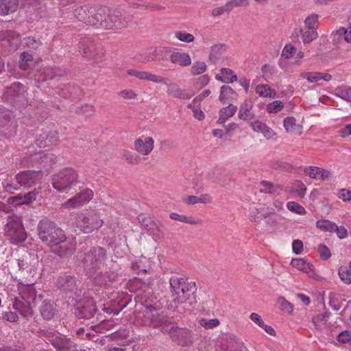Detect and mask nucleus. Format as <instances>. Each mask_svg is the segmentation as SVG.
<instances>
[{
	"instance_id": "obj_1",
	"label": "nucleus",
	"mask_w": 351,
	"mask_h": 351,
	"mask_svg": "<svg viewBox=\"0 0 351 351\" xmlns=\"http://www.w3.org/2000/svg\"><path fill=\"white\" fill-rule=\"evenodd\" d=\"M169 283L173 302L178 304H184L185 306L182 308L184 311L197 303V288L194 282H189L182 277L172 276Z\"/></svg>"
},
{
	"instance_id": "obj_2",
	"label": "nucleus",
	"mask_w": 351,
	"mask_h": 351,
	"mask_svg": "<svg viewBox=\"0 0 351 351\" xmlns=\"http://www.w3.org/2000/svg\"><path fill=\"white\" fill-rule=\"evenodd\" d=\"M20 298H15L13 308L26 318L31 317L34 314V308L43 299L42 295L37 296L34 284L22 285L19 288Z\"/></svg>"
},
{
	"instance_id": "obj_3",
	"label": "nucleus",
	"mask_w": 351,
	"mask_h": 351,
	"mask_svg": "<svg viewBox=\"0 0 351 351\" xmlns=\"http://www.w3.org/2000/svg\"><path fill=\"white\" fill-rule=\"evenodd\" d=\"M79 258L88 276L93 275L97 270L102 269L106 266L107 252L104 247L97 246L84 252Z\"/></svg>"
},
{
	"instance_id": "obj_4",
	"label": "nucleus",
	"mask_w": 351,
	"mask_h": 351,
	"mask_svg": "<svg viewBox=\"0 0 351 351\" xmlns=\"http://www.w3.org/2000/svg\"><path fill=\"white\" fill-rule=\"evenodd\" d=\"M37 234L41 241L49 246L66 241L64 231L54 222L48 219L40 221L37 226Z\"/></svg>"
},
{
	"instance_id": "obj_5",
	"label": "nucleus",
	"mask_w": 351,
	"mask_h": 351,
	"mask_svg": "<svg viewBox=\"0 0 351 351\" xmlns=\"http://www.w3.org/2000/svg\"><path fill=\"white\" fill-rule=\"evenodd\" d=\"M78 175L72 168H65L51 176L53 187L60 193H67L77 183Z\"/></svg>"
},
{
	"instance_id": "obj_6",
	"label": "nucleus",
	"mask_w": 351,
	"mask_h": 351,
	"mask_svg": "<svg viewBox=\"0 0 351 351\" xmlns=\"http://www.w3.org/2000/svg\"><path fill=\"white\" fill-rule=\"evenodd\" d=\"M79 51L88 60L98 63L104 60V48L95 43L90 38H82L79 42Z\"/></svg>"
},
{
	"instance_id": "obj_7",
	"label": "nucleus",
	"mask_w": 351,
	"mask_h": 351,
	"mask_svg": "<svg viewBox=\"0 0 351 351\" xmlns=\"http://www.w3.org/2000/svg\"><path fill=\"white\" fill-rule=\"evenodd\" d=\"M75 224L76 227L84 233H90L102 226L103 220L100 219L97 213L88 211L77 214Z\"/></svg>"
},
{
	"instance_id": "obj_8",
	"label": "nucleus",
	"mask_w": 351,
	"mask_h": 351,
	"mask_svg": "<svg viewBox=\"0 0 351 351\" xmlns=\"http://www.w3.org/2000/svg\"><path fill=\"white\" fill-rule=\"evenodd\" d=\"M45 340L57 351H77V345L71 339L53 331H44Z\"/></svg>"
},
{
	"instance_id": "obj_9",
	"label": "nucleus",
	"mask_w": 351,
	"mask_h": 351,
	"mask_svg": "<svg viewBox=\"0 0 351 351\" xmlns=\"http://www.w3.org/2000/svg\"><path fill=\"white\" fill-rule=\"evenodd\" d=\"M6 236L14 244L25 241L27 234L22 224L21 219L17 217L10 218L5 228Z\"/></svg>"
},
{
	"instance_id": "obj_10",
	"label": "nucleus",
	"mask_w": 351,
	"mask_h": 351,
	"mask_svg": "<svg viewBox=\"0 0 351 351\" xmlns=\"http://www.w3.org/2000/svg\"><path fill=\"white\" fill-rule=\"evenodd\" d=\"M20 43V36L14 30L7 29L0 32L1 53L6 55L15 51Z\"/></svg>"
},
{
	"instance_id": "obj_11",
	"label": "nucleus",
	"mask_w": 351,
	"mask_h": 351,
	"mask_svg": "<svg viewBox=\"0 0 351 351\" xmlns=\"http://www.w3.org/2000/svg\"><path fill=\"white\" fill-rule=\"evenodd\" d=\"M16 132V125L11 110L0 106V137L9 138Z\"/></svg>"
},
{
	"instance_id": "obj_12",
	"label": "nucleus",
	"mask_w": 351,
	"mask_h": 351,
	"mask_svg": "<svg viewBox=\"0 0 351 351\" xmlns=\"http://www.w3.org/2000/svg\"><path fill=\"white\" fill-rule=\"evenodd\" d=\"M80 282H78L73 275L62 274L58 277L56 286L58 289L66 293H72L75 295V300L82 295V289L80 287Z\"/></svg>"
},
{
	"instance_id": "obj_13",
	"label": "nucleus",
	"mask_w": 351,
	"mask_h": 351,
	"mask_svg": "<svg viewBox=\"0 0 351 351\" xmlns=\"http://www.w3.org/2000/svg\"><path fill=\"white\" fill-rule=\"evenodd\" d=\"M75 307V315L79 319H90L97 311L95 301L91 298L81 297L77 298Z\"/></svg>"
},
{
	"instance_id": "obj_14",
	"label": "nucleus",
	"mask_w": 351,
	"mask_h": 351,
	"mask_svg": "<svg viewBox=\"0 0 351 351\" xmlns=\"http://www.w3.org/2000/svg\"><path fill=\"white\" fill-rule=\"evenodd\" d=\"M58 141V131L49 126L39 130L35 138V143L40 148L49 147L56 145Z\"/></svg>"
},
{
	"instance_id": "obj_15",
	"label": "nucleus",
	"mask_w": 351,
	"mask_h": 351,
	"mask_svg": "<svg viewBox=\"0 0 351 351\" xmlns=\"http://www.w3.org/2000/svg\"><path fill=\"white\" fill-rule=\"evenodd\" d=\"M107 17L110 18L108 23L106 24V29H122L132 21V16L120 10H108Z\"/></svg>"
},
{
	"instance_id": "obj_16",
	"label": "nucleus",
	"mask_w": 351,
	"mask_h": 351,
	"mask_svg": "<svg viewBox=\"0 0 351 351\" xmlns=\"http://www.w3.org/2000/svg\"><path fill=\"white\" fill-rule=\"evenodd\" d=\"M43 178V172L40 169L37 171H23L16 176L17 182L25 188H29L39 183Z\"/></svg>"
},
{
	"instance_id": "obj_17",
	"label": "nucleus",
	"mask_w": 351,
	"mask_h": 351,
	"mask_svg": "<svg viewBox=\"0 0 351 351\" xmlns=\"http://www.w3.org/2000/svg\"><path fill=\"white\" fill-rule=\"evenodd\" d=\"M93 191L86 189L64 202L62 206L69 209L80 207L88 202L93 198Z\"/></svg>"
},
{
	"instance_id": "obj_18",
	"label": "nucleus",
	"mask_w": 351,
	"mask_h": 351,
	"mask_svg": "<svg viewBox=\"0 0 351 351\" xmlns=\"http://www.w3.org/2000/svg\"><path fill=\"white\" fill-rule=\"evenodd\" d=\"M128 75L134 76L141 80L152 82L156 84H167L169 79L161 75L151 73L145 71H138L136 69H128L127 71Z\"/></svg>"
},
{
	"instance_id": "obj_19",
	"label": "nucleus",
	"mask_w": 351,
	"mask_h": 351,
	"mask_svg": "<svg viewBox=\"0 0 351 351\" xmlns=\"http://www.w3.org/2000/svg\"><path fill=\"white\" fill-rule=\"evenodd\" d=\"M98 285H108L117 280L118 275L114 271H108L106 266L97 270L93 275L88 276Z\"/></svg>"
},
{
	"instance_id": "obj_20",
	"label": "nucleus",
	"mask_w": 351,
	"mask_h": 351,
	"mask_svg": "<svg viewBox=\"0 0 351 351\" xmlns=\"http://www.w3.org/2000/svg\"><path fill=\"white\" fill-rule=\"evenodd\" d=\"M154 147V141L152 137L139 138L134 141V149L141 155L149 154Z\"/></svg>"
},
{
	"instance_id": "obj_21",
	"label": "nucleus",
	"mask_w": 351,
	"mask_h": 351,
	"mask_svg": "<svg viewBox=\"0 0 351 351\" xmlns=\"http://www.w3.org/2000/svg\"><path fill=\"white\" fill-rule=\"evenodd\" d=\"M275 213L276 210L272 208L263 207L261 208H254L251 210L249 219L251 221L260 223L263 219L269 218Z\"/></svg>"
},
{
	"instance_id": "obj_22",
	"label": "nucleus",
	"mask_w": 351,
	"mask_h": 351,
	"mask_svg": "<svg viewBox=\"0 0 351 351\" xmlns=\"http://www.w3.org/2000/svg\"><path fill=\"white\" fill-rule=\"evenodd\" d=\"M56 156L52 153L39 152L34 154V160H37V167L39 169L48 168L55 162Z\"/></svg>"
},
{
	"instance_id": "obj_23",
	"label": "nucleus",
	"mask_w": 351,
	"mask_h": 351,
	"mask_svg": "<svg viewBox=\"0 0 351 351\" xmlns=\"http://www.w3.org/2000/svg\"><path fill=\"white\" fill-rule=\"evenodd\" d=\"M39 311L42 317L46 320H50L56 313L54 302L50 300H42L39 302Z\"/></svg>"
},
{
	"instance_id": "obj_24",
	"label": "nucleus",
	"mask_w": 351,
	"mask_h": 351,
	"mask_svg": "<svg viewBox=\"0 0 351 351\" xmlns=\"http://www.w3.org/2000/svg\"><path fill=\"white\" fill-rule=\"evenodd\" d=\"M167 93L169 96L179 99H189L191 98V95L186 90L182 89L180 86L176 82L167 83Z\"/></svg>"
},
{
	"instance_id": "obj_25",
	"label": "nucleus",
	"mask_w": 351,
	"mask_h": 351,
	"mask_svg": "<svg viewBox=\"0 0 351 351\" xmlns=\"http://www.w3.org/2000/svg\"><path fill=\"white\" fill-rule=\"evenodd\" d=\"M51 251L62 258H68L73 254L74 249L73 245L66 241L51 246Z\"/></svg>"
},
{
	"instance_id": "obj_26",
	"label": "nucleus",
	"mask_w": 351,
	"mask_h": 351,
	"mask_svg": "<svg viewBox=\"0 0 351 351\" xmlns=\"http://www.w3.org/2000/svg\"><path fill=\"white\" fill-rule=\"evenodd\" d=\"M93 11L95 16L89 19L88 25L95 27H102L104 17H107L106 9L105 8L96 7V9H93Z\"/></svg>"
},
{
	"instance_id": "obj_27",
	"label": "nucleus",
	"mask_w": 351,
	"mask_h": 351,
	"mask_svg": "<svg viewBox=\"0 0 351 351\" xmlns=\"http://www.w3.org/2000/svg\"><path fill=\"white\" fill-rule=\"evenodd\" d=\"M138 222L152 234L156 235L159 233L160 229L152 217L141 214L138 216Z\"/></svg>"
},
{
	"instance_id": "obj_28",
	"label": "nucleus",
	"mask_w": 351,
	"mask_h": 351,
	"mask_svg": "<svg viewBox=\"0 0 351 351\" xmlns=\"http://www.w3.org/2000/svg\"><path fill=\"white\" fill-rule=\"evenodd\" d=\"M171 63L181 66H187L191 64V59L189 53L184 52L174 51L170 56Z\"/></svg>"
},
{
	"instance_id": "obj_29",
	"label": "nucleus",
	"mask_w": 351,
	"mask_h": 351,
	"mask_svg": "<svg viewBox=\"0 0 351 351\" xmlns=\"http://www.w3.org/2000/svg\"><path fill=\"white\" fill-rule=\"evenodd\" d=\"M147 308L149 311L144 316V324L154 328L161 326L163 324V319L152 313V309H155V308L153 306H149Z\"/></svg>"
},
{
	"instance_id": "obj_30",
	"label": "nucleus",
	"mask_w": 351,
	"mask_h": 351,
	"mask_svg": "<svg viewBox=\"0 0 351 351\" xmlns=\"http://www.w3.org/2000/svg\"><path fill=\"white\" fill-rule=\"evenodd\" d=\"M19 0H0V15H8L17 10Z\"/></svg>"
},
{
	"instance_id": "obj_31",
	"label": "nucleus",
	"mask_w": 351,
	"mask_h": 351,
	"mask_svg": "<svg viewBox=\"0 0 351 351\" xmlns=\"http://www.w3.org/2000/svg\"><path fill=\"white\" fill-rule=\"evenodd\" d=\"M215 78L217 80L223 83H232L237 80V76L234 72L228 68H222L220 70V73L216 75Z\"/></svg>"
},
{
	"instance_id": "obj_32",
	"label": "nucleus",
	"mask_w": 351,
	"mask_h": 351,
	"mask_svg": "<svg viewBox=\"0 0 351 351\" xmlns=\"http://www.w3.org/2000/svg\"><path fill=\"white\" fill-rule=\"evenodd\" d=\"M222 349L224 351H244L245 348L236 339L234 335H231L227 339V343L222 346Z\"/></svg>"
},
{
	"instance_id": "obj_33",
	"label": "nucleus",
	"mask_w": 351,
	"mask_h": 351,
	"mask_svg": "<svg viewBox=\"0 0 351 351\" xmlns=\"http://www.w3.org/2000/svg\"><path fill=\"white\" fill-rule=\"evenodd\" d=\"M252 104L251 101H245L239 108V118L243 120L248 121L254 118V114L252 112Z\"/></svg>"
},
{
	"instance_id": "obj_34",
	"label": "nucleus",
	"mask_w": 351,
	"mask_h": 351,
	"mask_svg": "<svg viewBox=\"0 0 351 351\" xmlns=\"http://www.w3.org/2000/svg\"><path fill=\"white\" fill-rule=\"evenodd\" d=\"M38 193L36 189H34L33 191H30L27 193H25L24 195H18L16 196L11 197L10 200L17 201L16 205H21V204H29L33 200L36 199V195Z\"/></svg>"
},
{
	"instance_id": "obj_35",
	"label": "nucleus",
	"mask_w": 351,
	"mask_h": 351,
	"mask_svg": "<svg viewBox=\"0 0 351 351\" xmlns=\"http://www.w3.org/2000/svg\"><path fill=\"white\" fill-rule=\"evenodd\" d=\"M179 339L178 340V344L183 346H190L193 343L192 333L186 329L180 328L178 332Z\"/></svg>"
},
{
	"instance_id": "obj_36",
	"label": "nucleus",
	"mask_w": 351,
	"mask_h": 351,
	"mask_svg": "<svg viewBox=\"0 0 351 351\" xmlns=\"http://www.w3.org/2000/svg\"><path fill=\"white\" fill-rule=\"evenodd\" d=\"M121 155L122 158L130 165H138L142 161V158L138 154L129 150L123 149L121 152Z\"/></svg>"
},
{
	"instance_id": "obj_37",
	"label": "nucleus",
	"mask_w": 351,
	"mask_h": 351,
	"mask_svg": "<svg viewBox=\"0 0 351 351\" xmlns=\"http://www.w3.org/2000/svg\"><path fill=\"white\" fill-rule=\"evenodd\" d=\"M293 267L302 270L306 273L313 271V265L303 258H293L291 263Z\"/></svg>"
},
{
	"instance_id": "obj_38",
	"label": "nucleus",
	"mask_w": 351,
	"mask_h": 351,
	"mask_svg": "<svg viewBox=\"0 0 351 351\" xmlns=\"http://www.w3.org/2000/svg\"><path fill=\"white\" fill-rule=\"evenodd\" d=\"M89 9H90V6L86 5L75 9L73 14L76 19L78 21H82L85 24L88 25V21H89L88 17V12Z\"/></svg>"
},
{
	"instance_id": "obj_39",
	"label": "nucleus",
	"mask_w": 351,
	"mask_h": 351,
	"mask_svg": "<svg viewBox=\"0 0 351 351\" xmlns=\"http://www.w3.org/2000/svg\"><path fill=\"white\" fill-rule=\"evenodd\" d=\"M170 218L173 220H176L191 225H197L202 223V221L199 219L195 218L191 216L180 215L176 213H171Z\"/></svg>"
},
{
	"instance_id": "obj_40",
	"label": "nucleus",
	"mask_w": 351,
	"mask_h": 351,
	"mask_svg": "<svg viewBox=\"0 0 351 351\" xmlns=\"http://www.w3.org/2000/svg\"><path fill=\"white\" fill-rule=\"evenodd\" d=\"M237 110V107L233 104H229L228 106L223 108L219 111V122L223 123L226 120L232 117Z\"/></svg>"
},
{
	"instance_id": "obj_41",
	"label": "nucleus",
	"mask_w": 351,
	"mask_h": 351,
	"mask_svg": "<svg viewBox=\"0 0 351 351\" xmlns=\"http://www.w3.org/2000/svg\"><path fill=\"white\" fill-rule=\"evenodd\" d=\"M226 46L221 44H216L211 47L210 52L209 55V60L213 63H216L218 61L222 54V52L225 50Z\"/></svg>"
},
{
	"instance_id": "obj_42",
	"label": "nucleus",
	"mask_w": 351,
	"mask_h": 351,
	"mask_svg": "<svg viewBox=\"0 0 351 351\" xmlns=\"http://www.w3.org/2000/svg\"><path fill=\"white\" fill-rule=\"evenodd\" d=\"M260 185L264 187L261 189V192L265 193H278L282 190L279 185L269 181L263 180L260 182Z\"/></svg>"
},
{
	"instance_id": "obj_43",
	"label": "nucleus",
	"mask_w": 351,
	"mask_h": 351,
	"mask_svg": "<svg viewBox=\"0 0 351 351\" xmlns=\"http://www.w3.org/2000/svg\"><path fill=\"white\" fill-rule=\"evenodd\" d=\"M301 37L304 44H308L316 39L318 34L315 29H308L305 31L300 29Z\"/></svg>"
},
{
	"instance_id": "obj_44",
	"label": "nucleus",
	"mask_w": 351,
	"mask_h": 351,
	"mask_svg": "<svg viewBox=\"0 0 351 351\" xmlns=\"http://www.w3.org/2000/svg\"><path fill=\"white\" fill-rule=\"evenodd\" d=\"M335 95L341 99L351 101V87L339 86L335 88Z\"/></svg>"
},
{
	"instance_id": "obj_45",
	"label": "nucleus",
	"mask_w": 351,
	"mask_h": 351,
	"mask_svg": "<svg viewBox=\"0 0 351 351\" xmlns=\"http://www.w3.org/2000/svg\"><path fill=\"white\" fill-rule=\"evenodd\" d=\"M316 227L324 232H332L336 223L327 219H320L316 222Z\"/></svg>"
},
{
	"instance_id": "obj_46",
	"label": "nucleus",
	"mask_w": 351,
	"mask_h": 351,
	"mask_svg": "<svg viewBox=\"0 0 351 351\" xmlns=\"http://www.w3.org/2000/svg\"><path fill=\"white\" fill-rule=\"evenodd\" d=\"M223 169L215 167L208 172L206 178L213 183H219L221 180V176L223 174Z\"/></svg>"
},
{
	"instance_id": "obj_47",
	"label": "nucleus",
	"mask_w": 351,
	"mask_h": 351,
	"mask_svg": "<svg viewBox=\"0 0 351 351\" xmlns=\"http://www.w3.org/2000/svg\"><path fill=\"white\" fill-rule=\"evenodd\" d=\"M129 335V330L127 328H119L114 332L106 336L107 338L112 341H119L125 339Z\"/></svg>"
},
{
	"instance_id": "obj_48",
	"label": "nucleus",
	"mask_w": 351,
	"mask_h": 351,
	"mask_svg": "<svg viewBox=\"0 0 351 351\" xmlns=\"http://www.w3.org/2000/svg\"><path fill=\"white\" fill-rule=\"evenodd\" d=\"M56 75V72L53 68H45L39 71L38 81H47L53 79Z\"/></svg>"
},
{
	"instance_id": "obj_49",
	"label": "nucleus",
	"mask_w": 351,
	"mask_h": 351,
	"mask_svg": "<svg viewBox=\"0 0 351 351\" xmlns=\"http://www.w3.org/2000/svg\"><path fill=\"white\" fill-rule=\"evenodd\" d=\"M234 90L228 86H222L219 95V100L225 104L228 99H231L232 96L235 95Z\"/></svg>"
},
{
	"instance_id": "obj_50",
	"label": "nucleus",
	"mask_w": 351,
	"mask_h": 351,
	"mask_svg": "<svg viewBox=\"0 0 351 351\" xmlns=\"http://www.w3.org/2000/svg\"><path fill=\"white\" fill-rule=\"evenodd\" d=\"M24 86L20 82L13 83L10 87L6 88V94L8 96L15 97L19 95L23 91Z\"/></svg>"
},
{
	"instance_id": "obj_51",
	"label": "nucleus",
	"mask_w": 351,
	"mask_h": 351,
	"mask_svg": "<svg viewBox=\"0 0 351 351\" xmlns=\"http://www.w3.org/2000/svg\"><path fill=\"white\" fill-rule=\"evenodd\" d=\"M75 111L77 114H84L88 117L93 114L95 111V108L93 105L85 104L84 105L77 106Z\"/></svg>"
},
{
	"instance_id": "obj_52",
	"label": "nucleus",
	"mask_w": 351,
	"mask_h": 351,
	"mask_svg": "<svg viewBox=\"0 0 351 351\" xmlns=\"http://www.w3.org/2000/svg\"><path fill=\"white\" fill-rule=\"evenodd\" d=\"M175 37L181 42L190 43L194 41L195 37L193 34L184 31H179L175 33Z\"/></svg>"
},
{
	"instance_id": "obj_53",
	"label": "nucleus",
	"mask_w": 351,
	"mask_h": 351,
	"mask_svg": "<svg viewBox=\"0 0 351 351\" xmlns=\"http://www.w3.org/2000/svg\"><path fill=\"white\" fill-rule=\"evenodd\" d=\"M206 70V64L204 62H195L191 69V73L193 75L203 73Z\"/></svg>"
},
{
	"instance_id": "obj_54",
	"label": "nucleus",
	"mask_w": 351,
	"mask_h": 351,
	"mask_svg": "<svg viewBox=\"0 0 351 351\" xmlns=\"http://www.w3.org/2000/svg\"><path fill=\"white\" fill-rule=\"evenodd\" d=\"M300 77L306 78L309 83H315L321 80V72H304Z\"/></svg>"
},
{
	"instance_id": "obj_55",
	"label": "nucleus",
	"mask_w": 351,
	"mask_h": 351,
	"mask_svg": "<svg viewBox=\"0 0 351 351\" xmlns=\"http://www.w3.org/2000/svg\"><path fill=\"white\" fill-rule=\"evenodd\" d=\"M339 275L342 281L346 284L351 283V270L346 267H341L339 269Z\"/></svg>"
},
{
	"instance_id": "obj_56",
	"label": "nucleus",
	"mask_w": 351,
	"mask_h": 351,
	"mask_svg": "<svg viewBox=\"0 0 351 351\" xmlns=\"http://www.w3.org/2000/svg\"><path fill=\"white\" fill-rule=\"evenodd\" d=\"M321 169V167L311 166L306 167L304 170V172L306 175H308L311 178L319 180Z\"/></svg>"
},
{
	"instance_id": "obj_57",
	"label": "nucleus",
	"mask_w": 351,
	"mask_h": 351,
	"mask_svg": "<svg viewBox=\"0 0 351 351\" xmlns=\"http://www.w3.org/2000/svg\"><path fill=\"white\" fill-rule=\"evenodd\" d=\"M287 208L295 213L304 215L306 213L305 209L299 204L295 202H289L287 204Z\"/></svg>"
},
{
	"instance_id": "obj_58",
	"label": "nucleus",
	"mask_w": 351,
	"mask_h": 351,
	"mask_svg": "<svg viewBox=\"0 0 351 351\" xmlns=\"http://www.w3.org/2000/svg\"><path fill=\"white\" fill-rule=\"evenodd\" d=\"M284 127L287 132H293L295 130L296 120L293 117H288L284 119Z\"/></svg>"
},
{
	"instance_id": "obj_59",
	"label": "nucleus",
	"mask_w": 351,
	"mask_h": 351,
	"mask_svg": "<svg viewBox=\"0 0 351 351\" xmlns=\"http://www.w3.org/2000/svg\"><path fill=\"white\" fill-rule=\"evenodd\" d=\"M115 324L112 321L102 322L99 326H92L97 328L96 332H102L103 330H110L114 328Z\"/></svg>"
},
{
	"instance_id": "obj_60",
	"label": "nucleus",
	"mask_w": 351,
	"mask_h": 351,
	"mask_svg": "<svg viewBox=\"0 0 351 351\" xmlns=\"http://www.w3.org/2000/svg\"><path fill=\"white\" fill-rule=\"evenodd\" d=\"M199 324L204 327L206 329H212L217 327L219 324V321L217 319H211L207 320L206 319H201L199 320Z\"/></svg>"
},
{
	"instance_id": "obj_61",
	"label": "nucleus",
	"mask_w": 351,
	"mask_h": 351,
	"mask_svg": "<svg viewBox=\"0 0 351 351\" xmlns=\"http://www.w3.org/2000/svg\"><path fill=\"white\" fill-rule=\"evenodd\" d=\"M34 154L24 156L21 160V164L23 167H37V160L34 159Z\"/></svg>"
},
{
	"instance_id": "obj_62",
	"label": "nucleus",
	"mask_w": 351,
	"mask_h": 351,
	"mask_svg": "<svg viewBox=\"0 0 351 351\" xmlns=\"http://www.w3.org/2000/svg\"><path fill=\"white\" fill-rule=\"evenodd\" d=\"M319 16L317 14H312L307 16L304 24L308 29H315L314 25L318 22Z\"/></svg>"
},
{
	"instance_id": "obj_63",
	"label": "nucleus",
	"mask_w": 351,
	"mask_h": 351,
	"mask_svg": "<svg viewBox=\"0 0 351 351\" xmlns=\"http://www.w3.org/2000/svg\"><path fill=\"white\" fill-rule=\"evenodd\" d=\"M318 252L322 260H328L331 256V253L328 247L324 244L318 245Z\"/></svg>"
},
{
	"instance_id": "obj_64",
	"label": "nucleus",
	"mask_w": 351,
	"mask_h": 351,
	"mask_svg": "<svg viewBox=\"0 0 351 351\" xmlns=\"http://www.w3.org/2000/svg\"><path fill=\"white\" fill-rule=\"evenodd\" d=\"M336 34L339 36H343L346 41L351 43V26L347 29L341 27L337 31Z\"/></svg>"
}]
</instances>
